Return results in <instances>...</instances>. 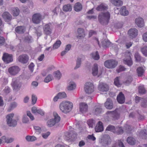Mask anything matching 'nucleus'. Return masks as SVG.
Here are the masks:
<instances>
[{
    "mask_svg": "<svg viewBox=\"0 0 147 147\" xmlns=\"http://www.w3.org/2000/svg\"><path fill=\"white\" fill-rule=\"evenodd\" d=\"M110 18V14L109 12H101L98 16V20L100 23L103 26L108 24Z\"/></svg>",
    "mask_w": 147,
    "mask_h": 147,
    "instance_id": "f257e3e1",
    "label": "nucleus"
},
{
    "mask_svg": "<svg viewBox=\"0 0 147 147\" xmlns=\"http://www.w3.org/2000/svg\"><path fill=\"white\" fill-rule=\"evenodd\" d=\"M73 104L68 101H63L59 105V108L62 112L66 113L71 111L73 107Z\"/></svg>",
    "mask_w": 147,
    "mask_h": 147,
    "instance_id": "f03ea898",
    "label": "nucleus"
},
{
    "mask_svg": "<svg viewBox=\"0 0 147 147\" xmlns=\"http://www.w3.org/2000/svg\"><path fill=\"white\" fill-rule=\"evenodd\" d=\"M53 119H51L48 121L47 125L49 127L53 126L56 124L60 120V117L56 112L53 113Z\"/></svg>",
    "mask_w": 147,
    "mask_h": 147,
    "instance_id": "7ed1b4c3",
    "label": "nucleus"
},
{
    "mask_svg": "<svg viewBox=\"0 0 147 147\" xmlns=\"http://www.w3.org/2000/svg\"><path fill=\"white\" fill-rule=\"evenodd\" d=\"M14 116L13 113H11L6 116L7 123L9 127H14L17 125V121L13 119Z\"/></svg>",
    "mask_w": 147,
    "mask_h": 147,
    "instance_id": "20e7f679",
    "label": "nucleus"
},
{
    "mask_svg": "<svg viewBox=\"0 0 147 147\" xmlns=\"http://www.w3.org/2000/svg\"><path fill=\"white\" fill-rule=\"evenodd\" d=\"M117 62L113 59L107 60L104 63L105 66L108 68H113L117 65Z\"/></svg>",
    "mask_w": 147,
    "mask_h": 147,
    "instance_id": "39448f33",
    "label": "nucleus"
},
{
    "mask_svg": "<svg viewBox=\"0 0 147 147\" xmlns=\"http://www.w3.org/2000/svg\"><path fill=\"white\" fill-rule=\"evenodd\" d=\"M84 90L86 93H92L94 91V88L93 84L90 82L86 83L85 85Z\"/></svg>",
    "mask_w": 147,
    "mask_h": 147,
    "instance_id": "423d86ee",
    "label": "nucleus"
},
{
    "mask_svg": "<svg viewBox=\"0 0 147 147\" xmlns=\"http://www.w3.org/2000/svg\"><path fill=\"white\" fill-rule=\"evenodd\" d=\"M21 83L18 80L14 79L11 85L14 90L18 91L19 90L21 86Z\"/></svg>",
    "mask_w": 147,
    "mask_h": 147,
    "instance_id": "0eeeda50",
    "label": "nucleus"
},
{
    "mask_svg": "<svg viewBox=\"0 0 147 147\" xmlns=\"http://www.w3.org/2000/svg\"><path fill=\"white\" fill-rule=\"evenodd\" d=\"M126 58L123 60L124 63L127 64L129 66H131L133 64V62L131 60V53L129 52L125 53Z\"/></svg>",
    "mask_w": 147,
    "mask_h": 147,
    "instance_id": "6e6552de",
    "label": "nucleus"
},
{
    "mask_svg": "<svg viewBox=\"0 0 147 147\" xmlns=\"http://www.w3.org/2000/svg\"><path fill=\"white\" fill-rule=\"evenodd\" d=\"M20 71V69L18 66H14L9 67L8 69L9 74L12 76L16 75Z\"/></svg>",
    "mask_w": 147,
    "mask_h": 147,
    "instance_id": "1a4fd4ad",
    "label": "nucleus"
},
{
    "mask_svg": "<svg viewBox=\"0 0 147 147\" xmlns=\"http://www.w3.org/2000/svg\"><path fill=\"white\" fill-rule=\"evenodd\" d=\"M41 19V15L39 13H36L33 15L32 20L34 23L38 24L40 22Z\"/></svg>",
    "mask_w": 147,
    "mask_h": 147,
    "instance_id": "9d476101",
    "label": "nucleus"
},
{
    "mask_svg": "<svg viewBox=\"0 0 147 147\" xmlns=\"http://www.w3.org/2000/svg\"><path fill=\"white\" fill-rule=\"evenodd\" d=\"M109 88V87L108 85L102 82L100 83L98 87V90L102 92H106L108 91Z\"/></svg>",
    "mask_w": 147,
    "mask_h": 147,
    "instance_id": "9b49d317",
    "label": "nucleus"
},
{
    "mask_svg": "<svg viewBox=\"0 0 147 147\" xmlns=\"http://www.w3.org/2000/svg\"><path fill=\"white\" fill-rule=\"evenodd\" d=\"M2 59L4 62L7 63L12 62L13 60L12 55L7 53L3 54Z\"/></svg>",
    "mask_w": 147,
    "mask_h": 147,
    "instance_id": "f8f14e48",
    "label": "nucleus"
},
{
    "mask_svg": "<svg viewBox=\"0 0 147 147\" xmlns=\"http://www.w3.org/2000/svg\"><path fill=\"white\" fill-rule=\"evenodd\" d=\"M29 59L28 56L26 54H23L19 56L18 58V61L23 64H26Z\"/></svg>",
    "mask_w": 147,
    "mask_h": 147,
    "instance_id": "ddd939ff",
    "label": "nucleus"
},
{
    "mask_svg": "<svg viewBox=\"0 0 147 147\" xmlns=\"http://www.w3.org/2000/svg\"><path fill=\"white\" fill-rule=\"evenodd\" d=\"M2 16L4 20L7 22H9L12 19L11 15L7 11H5L3 13Z\"/></svg>",
    "mask_w": 147,
    "mask_h": 147,
    "instance_id": "4468645a",
    "label": "nucleus"
},
{
    "mask_svg": "<svg viewBox=\"0 0 147 147\" xmlns=\"http://www.w3.org/2000/svg\"><path fill=\"white\" fill-rule=\"evenodd\" d=\"M105 107L107 109H111L113 106L112 100L110 98H107L106 101L104 103Z\"/></svg>",
    "mask_w": 147,
    "mask_h": 147,
    "instance_id": "2eb2a0df",
    "label": "nucleus"
},
{
    "mask_svg": "<svg viewBox=\"0 0 147 147\" xmlns=\"http://www.w3.org/2000/svg\"><path fill=\"white\" fill-rule=\"evenodd\" d=\"M45 34L47 35L50 36L52 33V30L50 28L49 24H46L43 27Z\"/></svg>",
    "mask_w": 147,
    "mask_h": 147,
    "instance_id": "dca6fc26",
    "label": "nucleus"
},
{
    "mask_svg": "<svg viewBox=\"0 0 147 147\" xmlns=\"http://www.w3.org/2000/svg\"><path fill=\"white\" fill-rule=\"evenodd\" d=\"M118 102L120 104H123L125 101V97L124 94L122 92H120L117 95V98Z\"/></svg>",
    "mask_w": 147,
    "mask_h": 147,
    "instance_id": "f3484780",
    "label": "nucleus"
},
{
    "mask_svg": "<svg viewBox=\"0 0 147 147\" xmlns=\"http://www.w3.org/2000/svg\"><path fill=\"white\" fill-rule=\"evenodd\" d=\"M95 131L96 132H101L103 130V126L102 123L99 121L95 127Z\"/></svg>",
    "mask_w": 147,
    "mask_h": 147,
    "instance_id": "a211bd4d",
    "label": "nucleus"
},
{
    "mask_svg": "<svg viewBox=\"0 0 147 147\" xmlns=\"http://www.w3.org/2000/svg\"><path fill=\"white\" fill-rule=\"evenodd\" d=\"M88 108V106L85 103L81 102L80 103V111L82 113L86 112L87 111Z\"/></svg>",
    "mask_w": 147,
    "mask_h": 147,
    "instance_id": "6ab92c4d",
    "label": "nucleus"
},
{
    "mask_svg": "<svg viewBox=\"0 0 147 147\" xmlns=\"http://www.w3.org/2000/svg\"><path fill=\"white\" fill-rule=\"evenodd\" d=\"M108 5L104 3H102L98 5L96 8L98 11H104L107 10L108 9Z\"/></svg>",
    "mask_w": 147,
    "mask_h": 147,
    "instance_id": "aec40b11",
    "label": "nucleus"
},
{
    "mask_svg": "<svg viewBox=\"0 0 147 147\" xmlns=\"http://www.w3.org/2000/svg\"><path fill=\"white\" fill-rule=\"evenodd\" d=\"M138 33V30L136 28H131L128 32V34L131 37H136L137 36Z\"/></svg>",
    "mask_w": 147,
    "mask_h": 147,
    "instance_id": "412c9836",
    "label": "nucleus"
},
{
    "mask_svg": "<svg viewBox=\"0 0 147 147\" xmlns=\"http://www.w3.org/2000/svg\"><path fill=\"white\" fill-rule=\"evenodd\" d=\"M135 23L138 26L140 27L144 26V22L143 19L141 18H139L136 19Z\"/></svg>",
    "mask_w": 147,
    "mask_h": 147,
    "instance_id": "4be33fe9",
    "label": "nucleus"
},
{
    "mask_svg": "<svg viewBox=\"0 0 147 147\" xmlns=\"http://www.w3.org/2000/svg\"><path fill=\"white\" fill-rule=\"evenodd\" d=\"M25 28L23 26H20L15 28V31L19 34H23L25 31Z\"/></svg>",
    "mask_w": 147,
    "mask_h": 147,
    "instance_id": "5701e85b",
    "label": "nucleus"
},
{
    "mask_svg": "<svg viewBox=\"0 0 147 147\" xmlns=\"http://www.w3.org/2000/svg\"><path fill=\"white\" fill-rule=\"evenodd\" d=\"M101 43L104 47H108L110 46L111 43L109 40L106 38L102 40Z\"/></svg>",
    "mask_w": 147,
    "mask_h": 147,
    "instance_id": "b1692460",
    "label": "nucleus"
},
{
    "mask_svg": "<svg viewBox=\"0 0 147 147\" xmlns=\"http://www.w3.org/2000/svg\"><path fill=\"white\" fill-rule=\"evenodd\" d=\"M111 2L116 7H120L123 4V1L121 0H111Z\"/></svg>",
    "mask_w": 147,
    "mask_h": 147,
    "instance_id": "393cba45",
    "label": "nucleus"
},
{
    "mask_svg": "<svg viewBox=\"0 0 147 147\" xmlns=\"http://www.w3.org/2000/svg\"><path fill=\"white\" fill-rule=\"evenodd\" d=\"M119 12L121 15L123 16H127L129 14L128 11L126 10L125 6H123L121 8Z\"/></svg>",
    "mask_w": 147,
    "mask_h": 147,
    "instance_id": "a878e982",
    "label": "nucleus"
},
{
    "mask_svg": "<svg viewBox=\"0 0 147 147\" xmlns=\"http://www.w3.org/2000/svg\"><path fill=\"white\" fill-rule=\"evenodd\" d=\"M120 117L119 110V109H116L113 111V118L115 120L119 119Z\"/></svg>",
    "mask_w": 147,
    "mask_h": 147,
    "instance_id": "bb28decb",
    "label": "nucleus"
},
{
    "mask_svg": "<svg viewBox=\"0 0 147 147\" xmlns=\"http://www.w3.org/2000/svg\"><path fill=\"white\" fill-rule=\"evenodd\" d=\"M140 137L143 139H147V131L146 129L142 130L139 133Z\"/></svg>",
    "mask_w": 147,
    "mask_h": 147,
    "instance_id": "cd10ccee",
    "label": "nucleus"
},
{
    "mask_svg": "<svg viewBox=\"0 0 147 147\" xmlns=\"http://www.w3.org/2000/svg\"><path fill=\"white\" fill-rule=\"evenodd\" d=\"M92 58L95 60H98L100 58V56L97 51L93 52L90 55Z\"/></svg>",
    "mask_w": 147,
    "mask_h": 147,
    "instance_id": "c85d7f7f",
    "label": "nucleus"
},
{
    "mask_svg": "<svg viewBox=\"0 0 147 147\" xmlns=\"http://www.w3.org/2000/svg\"><path fill=\"white\" fill-rule=\"evenodd\" d=\"M127 141L128 144L131 145L135 144L136 142V139L132 137H128L127 138Z\"/></svg>",
    "mask_w": 147,
    "mask_h": 147,
    "instance_id": "c756f323",
    "label": "nucleus"
},
{
    "mask_svg": "<svg viewBox=\"0 0 147 147\" xmlns=\"http://www.w3.org/2000/svg\"><path fill=\"white\" fill-rule=\"evenodd\" d=\"M77 31L78 34L77 37H84L85 36L84 30L83 28H79L78 29Z\"/></svg>",
    "mask_w": 147,
    "mask_h": 147,
    "instance_id": "7c9ffc66",
    "label": "nucleus"
},
{
    "mask_svg": "<svg viewBox=\"0 0 147 147\" xmlns=\"http://www.w3.org/2000/svg\"><path fill=\"white\" fill-rule=\"evenodd\" d=\"M75 11L78 12L80 11L82 9V6L80 3L77 2L76 3L74 7Z\"/></svg>",
    "mask_w": 147,
    "mask_h": 147,
    "instance_id": "2f4dec72",
    "label": "nucleus"
},
{
    "mask_svg": "<svg viewBox=\"0 0 147 147\" xmlns=\"http://www.w3.org/2000/svg\"><path fill=\"white\" fill-rule=\"evenodd\" d=\"M123 132L124 130L122 127L118 126L115 128L114 133L117 134H121L123 133Z\"/></svg>",
    "mask_w": 147,
    "mask_h": 147,
    "instance_id": "473e14b6",
    "label": "nucleus"
},
{
    "mask_svg": "<svg viewBox=\"0 0 147 147\" xmlns=\"http://www.w3.org/2000/svg\"><path fill=\"white\" fill-rule=\"evenodd\" d=\"M98 72V65L94 64L92 68V74L93 76H95L97 75Z\"/></svg>",
    "mask_w": 147,
    "mask_h": 147,
    "instance_id": "72a5a7b5",
    "label": "nucleus"
},
{
    "mask_svg": "<svg viewBox=\"0 0 147 147\" xmlns=\"http://www.w3.org/2000/svg\"><path fill=\"white\" fill-rule=\"evenodd\" d=\"M137 72L138 76L141 77L143 75L144 70L142 67H139L137 69Z\"/></svg>",
    "mask_w": 147,
    "mask_h": 147,
    "instance_id": "f704fd0d",
    "label": "nucleus"
},
{
    "mask_svg": "<svg viewBox=\"0 0 147 147\" xmlns=\"http://www.w3.org/2000/svg\"><path fill=\"white\" fill-rule=\"evenodd\" d=\"M20 11L19 9L17 7L13 8L12 10V13L14 16H18L20 13Z\"/></svg>",
    "mask_w": 147,
    "mask_h": 147,
    "instance_id": "c9c22d12",
    "label": "nucleus"
},
{
    "mask_svg": "<svg viewBox=\"0 0 147 147\" xmlns=\"http://www.w3.org/2000/svg\"><path fill=\"white\" fill-rule=\"evenodd\" d=\"M102 111V109L100 107H95L94 110L93 111V113L96 115L100 114Z\"/></svg>",
    "mask_w": 147,
    "mask_h": 147,
    "instance_id": "e433bc0d",
    "label": "nucleus"
},
{
    "mask_svg": "<svg viewBox=\"0 0 147 147\" xmlns=\"http://www.w3.org/2000/svg\"><path fill=\"white\" fill-rule=\"evenodd\" d=\"M76 85L75 83L73 82H70L69 83L67 87V89L69 90H72L75 89Z\"/></svg>",
    "mask_w": 147,
    "mask_h": 147,
    "instance_id": "4c0bfd02",
    "label": "nucleus"
},
{
    "mask_svg": "<svg viewBox=\"0 0 147 147\" xmlns=\"http://www.w3.org/2000/svg\"><path fill=\"white\" fill-rule=\"evenodd\" d=\"M72 9L71 6L70 4L65 5L63 7V10L65 12L71 11Z\"/></svg>",
    "mask_w": 147,
    "mask_h": 147,
    "instance_id": "58836bf2",
    "label": "nucleus"
},
{
    "mask_svg": "<svg viewBox=\"0 0 147 147\" xmlns=\"http://www.w3.org/2000/svg\"><path fill=\"white\" fill-rule=\"evenodd\" d=\"M133 80V78L130 76H129L127 77V79L125 82H123V83L126 85H128L130 84Z\"/></svg>",
    "mask_w": 147,
    "mask_h": 147,
    "instance_id": "ea45409f",
    "label": "nucleus"
},
{
    "mask_svg": "<svg viewBox=\"0 0 147 147\" xmlns=\"http://www.w3.org/2000/svg\"><path fill=\"white\" fill-rule=\"evenodd\" d=\"M53 75L55 78L58 80L60 78L61 76V74L59 70L54 72Z\"/></svg>",
    "mask_w": 147,
    "mask_h": 147,
    "instance_id": "a19ab883",
    "label": "nucleus"
},
{
    "mask_svg": "<svg viewBox=\"0 0 147 147\" xmlns=\"http://www.w3.org/2000/svg\"><path fill=\"white\" fill-rule=\"evenodd\" d=\"M17 103L15 102H11L8 109V110L9 111H11L13 109L16 108L17 106Z\"/></svg>",
    "mask_w": 147,
    "mask_h": 147,
    "instance_id": "79ce46f5",
    "label": "nucleus"
},
{
    "mask_svg": "<svg viewBox=\"0 0 147 147\" xmlns=\"http://www.w3.org/2000/svg\"><path fill=\"white\" fill-rule=\"evenodd\" d=\"M61 44V42L60 40L57 41L53 45V47L51 49V50L57 49L60 47Z\"/></svg>",
    "mask_w": 147,
    "mask_h": 147,
    "instance_id": "37998d69",
    "label": "nucleus"
},
{
    "mask_svg": "<svg viewBox=\"0 0 147 147\" xmlns=\"http://www.w3.org/2000/svg\"><path fill=\"white\" fill-rule=\"evenodd\" d=\"M141 106L143 107H146L147 106V98H142L141 102Z\"/></svg>",
    "mask_w": 147,
    "mask_h": 147,
    "instance_id": "c03bdc74",
    "label": "nucleus"
},
{
    "mask_svg": "<svg viewBox=\"0 0 147 147\" xmlns=\"http://www.w3.org/2000/svg\"><path fill=\"white\" fill-rule=\"evenodd\" d=\"M138 89L139 92L140 94H144L146 93V90L144 86H139L138 88Z\"/></svg>",
    "mask_w": 147,
    "mask_h": 147,
    "instance_id": "a18cd8bd",
    "label": "nucleus"
},
{
    "mask_svg": "<svg viewBox=\"0 0 147 147\" xmlns=\"http://www.w3.org/2000/svg\"><path fill=\"white\" fill-rule=\"evenodd\" d=\"M115 129V128L114 126L110 125L107 127L106 130L111 131L114 133Z\"/></svg>",
    "mask_w": 147,
    "mask_h": 147,
    "instance_id": "49530a36",
    "label": "nucleus"
},
{
    "mask_svg": "<svg viewBox=\"0 0 147 147\" xmlns=\"http://www.w3.org/2000/svg\"><path fill=\"white\" fill-rule=\"evenodd\" d=\"M88 124L90 127L92 128L94 125L95 123V121L92 119H91L89 120L88 121Z\"/></svg>",
    "mask_w": 147,
    "mask_h": 147,
    "instance_id": "de8ad7c7",
    "label": "nucleus"
},
{
    "mask_svg": "<svg viewBox=\"0 0 147 147\" xmlns=\"http://www.w3.org/2000/svg\"><path fill=\"white\" fill-rule=\"evenodd\" d=\"M124 131L127 133H129L131 130V129L130 126L126 125L124 126Z\"/></svg>",
    "mask_w": 147,
    "mask_h": 147,
    "instance_id": "09e8293b",
    "label": "nucleus"
},
{
    "mask_svg": "<svg viewBox=\"0 0 147 147\" xmlns=\"http://www.w3.org/2000/svg\"><path fill=\"white\" fill-rule=\"evenodd\" d=\"M141 51L144 56H147V47H144L141 48Z\"/></svg>",
    "mask_w": 147,
    "mask_h": 147,
    "instance_id": "8fccbe9b",
    "label": "nucleus"
},
{
    "mask_svg": "<svg viewBox=\"0 0 147 147\" xmlns=\"http://www.w3.org/2000/svg\"><path fill=\"white\" fill-rule=\"evenodd\" d=\"M52 75L51 74H49L45 78L44 82L46 83L49 82L52 80Z\"/></svg>",
    "mask_w": 147,
    "mask_h": 147,
    "instance_id": "3c124183",
    "label": "nucleus"
},
{
    "mask_svg": "<svg viewBox=\"0 0 147 147\" xmlns=\"http://www.w3.org/2000/svg\"><path fill=\"white\" fill-rule=\"evenodd\" d=\"M66 139L67 140H73L72 137L71 136L70 133L69 132H66L65 134Z\"/></svg>",
    "mask_w": 147,
    "mask_h": 147,
    "instance_id": "603ef678",
    "label": "nucleus"
},
{
    "mask_svg": "<svg viewBox=\"0 0 147 147\" xmlns=\"http://www.w3.org/2000/svg\"><path fill=\"white\" fill-rule=\"evenodd\" d=\"M81 64V59L80 58H78L77 59L76 66L74 68V69H76L79 68Z\"/></svg>",
    "mask_w": 147,
    "mask_h": 147,
    "instance_id": "864d4df0",
    "label": "nucleus"
},
{
    "mask_svg": "<svg viewBox=\"0 0 147 147\" xmlns=\"http://www.w3.org/2000/svg\"><path fill=\"white\" fill-rule=\"evenodd\" d=\"M135 57L136 60L137 61H140L141 60V57L138 52H136L135 55Z\"/></svg>",
    "mask_w": 147,
    "mask_h": 147,
    "instance_id": "5fc2aeb1",
    "label": "nucleus"
},
{
    "mask_svg": "<svg viewBox=\"0 0 147 147\" xmlns=\"http://www.w3.org/2000/svg\"><path fill=\"white\" fill-rule=\"evenodd\" d=\"M60 99H62L66 97V94L65 92H59L58 94Z\"/></svg>",
    "mask_w": 147,
    "mask_h": 147,
    "instance_id": "6e6d98bb",
    "label": "nucleus"
},
{
    "mask_svg": "<svg viewBox=\"0 0 147 147\" xmlns=\"http://www.w3.org/2000/svg\"><path fill=\"white\" fill-rule=\"evenodd\" d=\"M99 142L103 146H106L107 144V140L103 138L99 140Z\"/></svg>",
    "mask_w": 147,
    "mask_h": 147,
    "instance_id": "4d7b16f0",
    "label": "nucleus"
},
{
    "mask_svg": "<svg viewBox=\"0 0 147 147\" xmlns=\"http://www.w3.org/2000/svg\"><path fill=\"white\" fill-rule=\"evenodd\" d=\"M37 99V97L34 95L32 94V104H34L36 102Z\"/></svg>",
    "mask_w": 147,
    "mask_h": 147,
    "instance_id": "13d9d810",
    "label": "nucleus"
},
{
    "mask_svg": "<svg viewBox=\"0 0 147 147\" xmlns=\"http://www.w3.org/2000/svg\"><path fill=\"white\" fill-rule=\"evenodd\" d=\"M29 121V119L27 116L25 115L22 119V122L23 123H27Z\"/></svg>",
    "mask_w": 147,
    "mask_h": 147,
    "instance_id": "bf43d9fd",
    "label": "nucleus"
},
{
    "mask_svg": "<svg viewBox=\"0 0 147 147\" xmlns=\"http://www.w3.org/2000/svg\"><path fill=\"white\" fill-rule=\"evenodd\" d=\"M119 77H117L115 79L114 83L117 86H119L120 85V84L119 81Z\"/></svg>",
    "mask_w": 147,
    "mask_h": 147,
    "instance_id": "052dcab7",
    "label": "nucleus"
},
{
    "mask_svg": "<svg viewBox=\"0 0 147 147\" xmlns=\"http://www.w3.org/2000/svg\"><path fill=\"white\" fill-rule=\"evenodd\" d=\"M27 115L30 118L31 120H33L34 119V117L33 115L30 111H27Z\"/></svg>",
    "mask_w": 147,
    "mask_h": 147,
    "instance_id": "680f3d73",
    "label": "nucleus"
},
{
    "mask_svg": "<svg viewBox=\"0 0 147 147\" xmlns=\"http://www.w3.org/2000/svg\"><path fill=\"white\" fill-rule=\"evenodd\" d=\"M113 114V111H108L106 113V115L109 118L112 117Z\"/></svg>",
    "mask_w": 147,
    "mask_h": 147,
    "instance_id": "e2e57ef3",
    "label": "nucleus"
},
{
    "mask_svg": "<svg viewBox=\"0 0 147 147\" xmlns=\"http://www.w3.org/2000/svg\"><path fill=\"white\" fill-rule=\"evenodd\" d=\"M50 132L48 131L45 133L42 134V136L43 138L46 139L50 134Z\"/></svg>",
    "mask_w": 147,
    "mask_h": 147,
    "instance_id": "0e129e2a",
    "label": "nucleus"
},
{
    "mask_svg": "<svg viewBox=\"0 0 147 147\" xmlns=\"http://www.w3.org/2000/svg\"><path fill=\"white\" fill-rule=\"evenodd\" d=\"M34 65L33 63H31L28 66V68L30 70L31 72H32L33 71V69Z\"/></svg>",
    "mask_w": 147,
    "mask_h": 147,
    "instance_id": "69168bd1",
    "label": "nucleus"
},
{
    "mask_svg": "<svg viewBox=\"0 0 147 147\" xmlns=\"http://www.w3.org/2000/svg\"><path fill=\"white\" fill-rule=\"evenodd\" d=\"M5 40L4 37H0V46L3 45L4 44Z\"/></svg>",
    "mask_w": 147,
    "mask_h": 147,
    "instance_id": "338daca9",
    "label": "nucleus"
},
{
    "mask_svg": "<svg viewBox=\"0 0 147 147\" xmlns=\"http://www.w3.org/2000/svg\"><path fill=\"white\" fill-rule=\"evenodd\" d=\"M96 32L93 30H91L89 32V37H91L94 35H96Z\"/></svg>",
    "mask_w": 147,
    "mask_h": 147,
    "instance_id": "774afa93",
    "label": "nucleus"
}]
</instances>
